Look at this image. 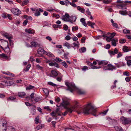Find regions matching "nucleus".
Segmentation results:
<instances>
[{
    "instance_id": "obj_1",
    "label": "nucleus",
    "mask_w": 131,
    "mask_h": 131,
    "mask_svg": "<svg viewBox=\"0 0 131 131\" xmlns=\"http://www.w3.org/2000/svg\"><path fill=\"white\" fill-rule=\"evenodd\" d=\"M83 113L85 114L91 113L94 116H96V110L91 104H89L83 108Z\"/></svg>"
},
{
    "instance_id": "obj_2",
    "label": "nucleus",
    "mask_w": 131,
    "mask_h": 131,
    "mask_svg": "<svg viewBox=\"0 0 131 131\" xmlns=\"http://www.w3.org/2000/svg\"><path fill=\"white\" fill-rule=\"evenodd\" d=\"M0 46L2 48L5 50H5H7V51L9 50L8 42L5 40H0Z\"/></svg>"
},
{
    "instance_id": "obj_3",
    "label": "nucleus",
    "mask_w": 131,
    "mask_h": 131,
    "mask_svg": "<svg viewBox=\"0 0 131 131\" xmlns=\"http://www.w3.org/2000/svg\"><path fill=\"white\" fill-rule=\"evenodd\" d=\"M65 84L68 87V89H66V90H69L71 92H72L76 88L74 84L73 83L67 82Z\"/></svg>"
},
{
    "instance_id": "obj_4",
    "label": "nucleus",
    "mask_w": 131,
    "mask_h": 131,
    "mask_svg": "<svg viewBox=\"0 0 131 131\" xmlns=\"http://www.w3.org/2000/svg\"><path fill=\"white\" fill-rule=\"evenodd\" d=\"M75 105L72 106L71 107L68 108H67L66 110L68 113L69 112L71 113L73 111H74L75 110H78L79 107L78 104L77 102H75Z\"/></svg>"
},
{
    "instance_id": "obj_5",
    "label": "nucleus",
    "mask_w": 131,
    "mask_h": 131,
    "mask_svg": "<svg viewBox=\"0 0 131 131\" xmlns=\"http://www.w3.org/2000/svg\"><path fill=\"white\" fill-rule=\"evenodd\" d=\"M1 34L3 36L9 40L10 42V45L11 43L12 42V40H11V39L12 38V36L4 31H2L1 32Z\"/></svg>"
},
{
    "instance_id": "obj_6",
    "label": "nucleus",
    "mask_w": 131,
    "mask_h": 131,
    "mask_svg": "<svg viewBox=\"0 0 131 131\" xmlns=\"http://www.w3.org/2000/svg\"><path fill=\"white\" fill-rule=\"evenodd\" d=\"M121 122L124 124H128L130 122V120L129 118H127L122 116L120 118Z\"/></svg>"
},
{
    "instance_id": "obj_7",
    "label": "nucleus",
    "mask_w": 131,
    "mask_h": 131,
    "mask_svg": "<svg viewBox=\"0 0 131 131\" xmlns=\"http://www.w3.org/2000/svg\"><path fill=\"white\" fill-rule=\"evenodd\" d=\"M13 14L18 16L21 14V12L18 8H13L10 10Z\"/></svg>"
},
{
    "instance_id": "obj_8",
    "label": "nucleus",
    "mask_w": 131,
    "mask_h": 131,
    "mask_svg": "<svg viewBox=\"0 0 131 131\" xmlns=\"http://www.w3.org/2000/svg\"><path fill=\"white\" fill-rule=\"evenodd\" d=\"M70 16L69 14L67 13H66L65 15L62 16L61 18L64 21H67L69 18Z\"/></svg>"
},
{
    "instance_id": "obj_9",
    "label": "nucleus",
    "mask_w": 131,
    "mask_h": 131,
    "mask_svg": "<svg viewBox=\"0 0 131 131\" xmlns=\"http://www.w3.org/2000/svg\"><path fill=\"white\" fill-rule=\"evenodd\" d=\"M108 53L111 56L114 55L115 54H117L118 52V49L116 48H115L114 51L111 50H109L108 51Z\"/></svg>"
},
{
    "instance_id": "obj_10",
    "label": "nucleus",
    "mask_w": 131,
    "mask_h": 131,
    "mask_svg": "<svg viewBox=\"0 0 131 131\" xmlns=\"http://www.w3.org/2000/svg\"><path fill=\"white\" fill-rule=\"evenodd\" d=\"M108 63L107 61L103 60L101 61H98V64L99 65H102L103 66L106 65Z\"/></svg>"
},
{
    "instance_id": "obj_11",
    "label": "nucleus",
    "mask_w": 131,
    "mask_h": 131,
    "mask_svg": "<svg viewBox=\"0 0 131 131\" xmlns=\"http://www.w3.org/2000/svg\"><path fill=\"white\" fill-rule=\"evenodd\" d=\"M38 54H42V53L44 54L46 53V52L43 49L39 48L38 50Z\"/></svg>"
},
{
    "instance_id": "obj_12",
    "label": "nucleus",
    "mask_w": 131,
    "mask_h": 131,
    "mask_svg": "<svg viewBox=\"0 0 131 131\" xmlns=\"http://www.w3.org/2000/svg\"><path fill=\"white\" fill-rule=\"evenodd\" d=\"M0 58L3 60H7L8 57L4 53H2L0 54Z\"/></svg>"
},
{
    "instance_id": "obj_13",
    "label": "nucleus",
    "mask_w": 131,
    "mask_h": 131,
    "mask_svg": "<svg viewBox=\"0 0 131 131\" xmlns=\"http://www.w3.org/2000/svg\"><path fill=\"white\" fill-rule=\"evenodd\" d=\"M13 83V82L12 81H6L5 82V85L7 86H10L12 85Z\"/></svg>"
},
{
    "instance_id": "obj_14",
    "label": "nucleus",
    "mask_w": 131,
    "mask_h": 131,
    "mask_svg": "<svg viewBox=\"0 0 131 131\" xmlns=\"http://www.w3.org/2000/svg\"><path fill=\"white\" fill-rule=\"evenodd\" d=\"M108 66L109 67L108 69L109 70H112L113 69H116V68L115 67L112 65L111 64H108Z\"/></svg>"
},
{
    "instance_id": "obj_15",
    "label": "nucleus",
    "mask_w": 131,
    "mask_h": 131,
    "mask_svg": "<svg viewBox=\"0 0 131 131\" xmlns=\"http://www.w3.org/2000/svg\"><path fill=\"white\" fill-rule=\"evenodd\" d=\"M62 104L63 106L65 108H66L67 106L69 105V103L67 101H63Z\"/></svg>"
},
{
    "instance_id": "obj_16",
    "label": "nucleus",
    "mask_w": 131,
    "mask_h": 131,
    "mask_svg": "<svg viewBox=\"0 0 131 131\" xmlns=\"http://www.w3.org/2000/svg\"><path fill=\"white\" fill-rule=\"evenodd\" d=\"M114 128L117 131H123L121 127L115 126L114 127Z\"/></svg>"
},
{
    "instance_id": "obj_17",
    "label": "nucleus",
    "mask_w": 131,
    "mask_h": 131,
    "mask_svg": "<svg viewBox=\"0 0 131 131\" xmlns=\"http://www.w3.org/2000/svg\"><path fill=\"white\" fill-rule=\"evenodd\" d=\"M43 90L46 96H47L49 94V91L47 89L43 88Z\"/></svg>"
},
{
    "instance_id": "obj_18",
    "label": "nucleus",
    "mask_w": 131,
    "mask_h": 131,
    "mask_svg": "<svg viewBox=\"0 0 131 131\" xmlns=\"http://www.w3.org/2000/svg\"><path fill=\"white\" fill-rule=\"evenodd\" d=\"M123 50L125 52H127L129 51L128 50V47L126 46H124L123 47Z\"/></svg>"
},
{
    "instance_id": "obj_19",
    "label": "nucleus",
    "mask_w": 131,
    "mask_h": 131,
    "mask_svg": "<svg viewBox=\"0 0 131 131\" xmlns=\"http://www.w3.org/2000/svg\"><path fill=\"white\" fill-rule=\"evenodd\" d=\"M25 93L24 92H19L18 93V96L19 97H23L25 95Z\"/></svg>"
},
{
    "instance_id": "obj_20",
    "label": "nucleus",
    "mask_w": 131,
    "mask_h": 131,
    "mask_svg": "<svg viewBox=\"0 0 131 131\" xmlns=\"http://www.w3.org/2000/svg\"><path fill=\"white\" fill-rule=\"evenodd\" d=\"M64 45L68 49H70L71 47V46L70 44L68 42H66L64 44Z\"/></svg>"
},
{
    "instance_id": "obj_21",
    "label": "nucleus",
    "mask_w": 131,
    "mask_h": 131,
    "mask_svg": "<svg viewBox=\"0 0 131 131\" xmlns=\"http://www.w3.org/2000/svg\"><path fill=\"white\" fill-rule=\"evenodd\" d=\"M52 74L53 75V77H56L58 75V73L54 70H52L51 71Z\"/></svg>"
},
{
    "instance_id": "obj_22",
    "label": "nucleus",
    "mask_w": 131,
    "mask_h": 131,
    "mask_svg": "<svg viewBox=\"0 0 131 131\" xmlns=\"http://www.w3.org/2000/svg\"><path fill=\"white\" fill-rule=\"evenodd\" d=\"M43 127L44 125L43 124H40L38 125L36 127V128L37 130H38L40 129L41 128Z\"/></svg>"
},
{
    "instance_id": "obj_23",
    "label": "nucleus",
    "mask_w": 131,
    "mask_h": 131,
    "mask_svg": "<svg viewBox=\"0 0 131 131\" xmlns=\"http://www.w3.org/2000/svg\"><path fill=\"white\" fill-rule=\"evenodd\" d=\"M29 2V1L28 0L24 1L21 4V5L22 6H24L26 5Z\"/></svg>"
},
{
    "instance_id": "obj_24",
    "label": "nucleus",
    "mask_w": 131,
    "mask_h": 131,
    "mask_svg": "<svg viewBox=\"0 0 131 131\" xmlns=\"http://www.w3.org/2000/svg\"><path fill=\"white\" fill-rule=\"evenodd\" d=\"M45 54H46L48 56L51 57H54V55L51 53L50 52H46V53H45Z\"/></svg>"
},
{
    "instance_id": "obj_25",
    "label": "nucleus",
    "mask_w": 131,
    "mask_h": 131,
    "mask_svg": "<svg viewBox=\"0 0 131 131\" xmlns=\"http://www.w3.org/2000/svg\"><path fill=\"white\" fill-rule=\"evenodd\" d=\"M78 92L79 94H84L85 93V91L81 90H78Z\"/></svg>"
},
{
    "instance_id": "obj_26",
    "label": "nucleus",
    "mask_w": 131,
    "mask_h": 131,
    "mask_svg": "<svg viewBox=\"0 0 131 131\" xmlns=\"http://www.w3.org/2000/svg\"><path fill=\"white\" fill-rule=\"evenodd\" d=\"M25 32L29 34H33L34 33L33 31L31 30L30 29L25 30Z\"/></svg>"
},
{
    "instance_id": "obj_27",
    "label": "nucleus",
    "mask_w": 131,
    "mask_h": 131,
    "mask_svg": "<svg viewBox=\"0 0 131 131\" xmlns=\"http://www.w3.org/2000/svg\"><path fill=\"white\" fill-rule=\"evenodd\" d=\"M36 67L37 69L40 70L41 71H43V67L40 66L39 65L37 64L36 65Z\"/></svg>"
},
{
    "instance_id": "obj_28",
    "label": "nucleus",
    "mask_w": 131,
    "mask_h": 131,
    "mask_svg": "<svg viewBox=\"0 0 131 131\" xmlns=\"http://www.w3.org/2000/svg\"><path fill=\"white\" fill-rule=\"evenodd\" d=\"M39 116H37L35 118V121H36V124H38V123H40V122L39 121Z\"/></svg>"
},
{
    "instance_id": "obj_29",
    "label": "nucleus",
    "mask_w": 131,
    "mask_h": 131,
    "mask_svg": "<svg viewBox=\"0 0 131 131\" xmlns=\"http://www.w3.org/2000/svg\"><path fill=\"white\" fill-rule=\"evenodd\" d=\"M34 87L31 85H29L26 88V89L27 90H29L34 88Z\"/></svg>"
},
{
    "instance_id": "obj_30",
    "label": "nucleus",
    "mask_w": 131,
    "mask_h": 131,
    "mask_svg": "<svg viewBox=\"0 0 131 131\" xmlns=\"http://www.w3.org/2000/svg\"><path fill=\"white\" fill-rule=\"evenodd\" d=\"M31 45L33 47H36L37 45V43L36 42L32 41L31 43Z\"/></svg>"
},
{
    "instance_id": "obj_31",
    "label": "nucleus",
    "mask_w": 131,
    "mask_h": 131,
    "mask_svg": "<svg viewBox=\"0 0 131 131\" xmlns=\"http://www.w3.org/2000/svg\"><path fill=\"white\" fill-rule=\"evenodd\" d=\"M30 66H31L30 65H27L26 68L24 69V71L26 72L28 71L29 68L30 67Z\"/></svg>"
},
{
    "instance_id": "obj_32",
    "label": "nucleus",
    "mask_w": 131,
    "mask_h": 131,
    "mask_svg": "<svg viewBox=\"0 0 131 131\" xmlns=\"http://www.w3.org/2000/svg\"><path fill=\"white\" fill-rule=\"evenodd\" d=\"M48 84L50 85L54 86H56L57 85L56 84H54L53 83L51 82H48Z\"/></svg>"
},
{
    "instance_id": "obj_33",
    "label": "nucleus",
    "mask_w": 131,
    "mask_h": 131,
    "mask_svg": "<svg viewBox=\"0 0 131 131\" xmlns=\"http://www.w3.org/2000/svg\"><path fill=\"white\" fill-rule=\"evenodd\" d=\"M77 43H76L75 42L73 43L74 46L73 47H79V43L78 41H77Z\"/></svg>"
},
{
    "instance_id": "obj_34",
    "label": "nucleus",
    "mask_w": 131,
    "mask_h": 131,
    "mask_svg": "<svg viewBox=\"0 0 131 131\" xmlns=\"http://www.w3.org/2000/svg\"><path fill=\"white\" fill-rule=\"evenodd\" d=\"M123 32L124 34H129L130 33V31L129 30L124 29L123 30Z\"/></svg>"
},
{
    "instance_id": "obj_35",
    "label": "nucleus",
    "mask_w": 131,
    "mask_h": 131,
    "mask_svg": "<svg viewBox=\"0 0 131 131\" xmlns=\"http://www.w3.org/2000/svg\"><path fill=\"white\" fill-rule=\"evenodd\" d=\"M63 75H60V77H58L57 78V80L59 82H60L62 80V77Z\"/></svg>"
},
{
    "instance_id": "obj_36",
    "label": "nucleus",
    "mask_w": 131,
    "mask_h": 131,
    "mask_svg": "<svg viewBox=\"0 0 131 131\" xmlns=\"http://www.w3.org/2000/svg\"><path fill=\"white\" fill-rule=\"evenodd\" d=\"M119 13L123 15H125L127 14V13L126 11H120Z\"/></svg>"
},
{
    "instance_id": "obj_37",
    "label": "nucleus",
    "mask_w": 131,
    "mask_h": 131,
    "mask_svg": "<svg viewBox=\"0 0 131 131\" xmlns=\"http://www.w3.org/2000/svg\"><path fill=\"white\" fill-rule=\"evenodd\" d=\"M51 114L53 118H54V117L56 116V113L55 112L53 111L51 113Z\"/></svg>"
},
{
    "instance_id": "obj_38",
    "label": "nucleus",
    "mask_w": 131,
    "mask_h": 131,
    "mask_svg": "<svg viewBox=\"0 0 131 131\" xmlns=\"http://www.w3.org/2000/svg\"><path fill=\"white\" fill-rule=\"evenodd\" d=\"M117 53H118L117 55V58H120L122 56V54L121 52H118Z\"/></svg>"
},
{
    "instance_id": "obj_39",
    "label": "nucleus",
    "mask_w": 131,
    "mask_h": 131,
    "mask_svg": "<svg viewBox=\"0 0 131 131\" xmlns=\"http://www.w3.org/2000/svg\"><path fill=\"white\" fill-rule=\"evenodd\" d=\"M112 44L113 46H116V41L114 40L112 41Z\"/></svg>"
},
{
    "instance_id": "obj_40",
    "label": "nucleus",
    "mask_w": 131,
    "mask_h": 131,
    "mask_svg": "<svg viewBox=\"0 0 131 131\" xmlns=\"http://www.w3.org/2000/svg\"><path fill=\"white\" fill-rule=\"evenodd\" d=\"M81 50L82 52H85L86 50V48L85 47H83L81 48V49H80V50Z\"/></svg>"
},
{
    "instance_id": "obj_41",
    "label": "nucleus",
    "mask_w": 131,
    "mask_h": 131,
    "mask_svg": "<svg viewBox=\"0 0 131 131\" xmlns=\"http://www.w3.org/2000/svg\"><path fill=\"white\" fill-rule=\"evenodd\" d=\"M127 65L129 66H130L131 65V60H127Z\"/></svg>"
},
{
    "instance_id": "obj_42",
    "label": "nucleus",
    "mask_w": 131,
    "mask_h": 131,
    "mask_svg": "<svg viewBox=\"0 0 131 131\" xmlns=\"http://www.w3.org/2000/svg\"><path fill=\"white\" fill-rule=\"evenodd\" d=\"M62 65L64 66L65 68H67L68 67V65L67 64L66 62L65 61H64L62 63Z\"/></svg>"
},
{
    "instance_id": "obj_43",
    "label": "nucleus",
    "mask_w": 131,
    "mask_h": 131,
    "mask_svg": "<svg viewBox=\"0 0 131 131\" xmlns=\"http://www.w3.org/2000/svg\"><path fill=\"white\" fill-rule=\"evenodd\" d=\"M107 121H109L110 124H112V119H111L110 117L108 118L107 119Z\"/></svg>"
},
{
    "instance_id": "obj_44",
    "label": "nucleus",
    "mask_w": 131,
    "mask_h": 131,
    "mask_svg": "<svg viewBox=\"0 0 131 131\" xmlns=\"http://www.w3.org/2000/svg\"><path fill=\"white\" fill-rule=\"evenodd\" d=\"M78 26H73L72 27V30L73 31H75L78 29Z\"/></svg>"
},
{
    "instance_id": "obj_45",
    "label": "nucleus",
    "mask_w": 131,
    "mask_h": 131,
    "mask_svg": "<svg viewBox=\"0 0 131 131\" xmlns=\"http://www.w3.org/2000/svg\"><path fill=\"white\" fill-rule=\"evenodd\" d=\"M117 6L118 8H121L124 6V5L123 4H119Z\"/></svg>"
},
{
    "instance_id": "obj_46",
    "label": "nucleus",
    "mask_w": 131,
    "mask_h": 131,
    "mask_svg": "<svg viewBox=\"0 0 131 131\" xmlns=\"http://www.w3.org/2000/svg\"><path fill=\"white\" fill-rule=\"evenodd\" d=\"M126 41V40L124 39H122L120 40L119 42L121 43H125Z\"/></svg>"
},
{
    "instance_id": "obj_47",
    "label": "nucleus",
    "mask_w": 131,
    "mask_h": 131,
    "mask_svg": "<svg viewBox=\"0 0 131 131\" xmlns=\"http://www.w3.org/2000/svg\"><path fill=\"white\" fill-rule=\"evenodd\" d=\"M129 73L127 71H126L123 73V74L124 75L129 76Z\"/></svg>"
},
{
    "instance_id": "obj_48",
    "label": "nucleus",
    "mask_w": 131,
    "mask_h": 131,
    "mask_svg": "<svg viewBox=\"0 0 131 131\" xmlns=\"http://www.w3.org/2000/svg\"><path fill=\"white\" fill-rule=\"evenodd\" d=\"M55 60L58 62H60L61 61H62V60H61V59L59 58H57L56 59H55Z\"/></svg>"
},
{
    "instance_id": "obj_49",
    "label": "nucleus",
    "mask_w": 131,
    "mask_h": 131,
    "mask_svg": "<svg viewBox=\"0 0 131 131\" xmlns=\"http://www.w3.org/2000/svg\"><path fill=\"white\" fill-rule=\"evenodd\" d=\"M88 69V67L86 66H84L83 67V68H82V70L84 71H85L86 70Z\"/></svg>"
},
{
    "instance_id": "obj_50",
    "label": "nucleus",
    "mask_w": 131,
    "mask_h": 131,
    "mask_svg": "<svg viewBox=\"0 0 131 131\" xmlns=\"http://www.w3.org/2000/svg\"><path fill=\"white\" fill-rule=\"evenodd\" d=\"M71 18L72 19V20L74 22H75L76 20V17L75 16H71Z\"/></svg>"
},
{
    "instance_id": "obj_51",
    "label": "nucleus",
    "mask_w": 131,
    "mask_h": 131,
    "mask_svg": "<svg viewBox=\"0 0 131 131\" xmlns=\"http://www.w3.org/2000/svg\"><path fill=\"white\" fill-rule=\"evenodd\" d=\"M16 98V97L15 96H10L9 97V99L11 100H14Z\"/></svg>"
},
{
    "instance_id": "obj_52",
    "label": "nucleus",
    "mask_w": 131,
    "mask_h": 131,
    "mask_svg": "<svg viewBox=\"0 0 131 131\" xmlns=\"http://www.w3.org/2000/svg\"><path fill=\"white\" fill-rule=\"evenodd\" d=\"M53 66L58 68H59V67L58 64L55 62H54Z\"/></svg>"
},
{
    "instance_id": "obj_53",
    "label": "nucleus",
    "mask_w": 131,
    "mask_h": 131,
    "mask_svg": "<svg viewBox=\"0 0 131 131\" xmlns=\"http://www.w3.org/2000/svg\"><path fill=\"white\" fill-rule=\"evenodd\" d=\"M111 2V0H107L106 1H103V3L105 4H107Z\"/></svg>"
},
{
    "instance_id": "obj_54",
    "label": "nucleus",
    "mask_w": 131,
    "mask_h": 131,
    "mask_svg": "<svg viewBox=\"0 0 131 131\" xmlns=\"http://www.w3.org/2000/svg\"><path fill=\"white\" fill-rule=\"evenodd\" d=\"M70 4L74 7H77L76 5L73 2L70 3Z\"/></svg>"
},
{
    "instance_id": "obj_55",
    "label": "nucleus",
    "mask_w": 131,
    "mask_h": 131,
    "mask_svg": "<svg viewBox=\"0 0 131 131\" xmlns=\"http://www.w3.org/2000/svg\"><path fill=\"white\" fill-rule=\"evenodd\" d=\"M88 10H87L86 11V13L88 15L91 16V14L90 11L89 10V9H88Z\"/></svg>"
},
{
    "instance_id": "obj_56",
    "label": "nucleus",
    "mask_w": 131,
    "mask_h": 131,
    "mask_svg": "<svg viewBox=\"0 0 131 131\" xmlns=\"http://www.w3.org/2000/svg\"><path fill=\"white\" fill-rule=\"evenodd\" d=\"M125 79L126 81L127 82H129L130 81L129 77H126Z\"/></svg>"
},
{
    "instance_id": "obj_57",
    "label": "nucleus",
    "mask_w": 131,
    "mask_h": 131,
    "mask_svg": "<svg viewBox=\"0 0 131 131\" xmlns=\"http://www.w3.org/2000/svg\"><path fill=\"white\" fill-rule=\"evenodd\" d=\"M86 39V38L85 37H83L81 40L82 43H83L85 42L84 40H85Z\"/></svg>"
},
{
    "instance_id": "obj_58",
    "label": "nucleus",
    "mask_w": 131,
    "mask_h": 131,
    "mask_svg": "<svg viewBox=\"0 0 131 131\" xmlns=\"http://www.w3.org/2000/svg\"><path fill=\"white\" fill-rule=\"evenodd\" d=\"M36 110L34 109H32L31 111V113L33 115H34L36 113Z\"/></svg>"
},
{
    "instance_id": "obj_59",
    "label": "nucleus",
    "mask_w": 131,
    "mask_h": 131,
    "mask_svg": "<svg viewBox=\"0 0 131 131\" xmlns=\"http://www.w3.org/2000/svg\"><path fill=\"white\" fill-rule=\"evenodd\" d=\"M112 25L114 27L117 28H118V26L117 25V24L116 23H114L113 24H112Z\"/></svg>"
},
{
    "instance_id": "obj_60",
    "label": "nucleus",
    "mask_w": 131,
    "mask_h": 131,
    "mask_svg": "<svg viewBox=\"0 0 131 131\" xmlns=\"http://www.w3.org/2000/svg\"><path fill=\"white\" fill-rule=\"evenodd\" d=\"M35 15L36 16H38L40 15V13L39 11L36 12L35 13Z\"/></svg>"
},
{
    "instance_id": "obj_61",
    "label": "nucleus",
    "mask_w": 131,
    "mask_h": 131,
    "mask_svg": "<svg viewBox=\"0 0 131 131\" xmlns=\"http://www.w3.org/2000/svg\"><path fill=\"white\" fill-rule=\"evenodd\" d=\"M65 39L67 40H69L70 39V36L67 35L65 37Z\"/></svg>"
},
{
    "instance_id": "obj_62",
    "label": "nucleus",
    "mask_w": 131,
    "mask_h": 131,
    "mask_svg": "<svg viewBox=\"0 0 131 131\" xmlns=\"http://www.w3.org/2000/svg\"><path fill=\"white\" fill-rule=\"evenodd\" d=\"M45 109H47L48 111H51V109L49 108V107L48 106L45 107H44Z\"/></svg>"
},
{
    "instance_id": "obj_63",
    "label": "nucleus",
    "mask_w": 131,
    "mask_h": 131,
    "mask_svg": "<svg viewBox=\"0 0 131 131\" xmlns=\"http://www.w3.org/2000/svg\"><path fill=\"white\" fill-rule=\"evenodd\" d=\"M110 47V45L109 44H107L105 46L106 49H108Z\"/></svg>"
},
{
    "instance_id": "obj_64",
    "label": "nucleus",
    "mask_w": 131,
    "mask_h": 131,
    "mask_svg": "<svg viewBox=\"0 0 131 131\" xmlns=\"http://www.w3.org/2000/svg\"><path fill=\"white\" fill-rule=\"evenodd\" d=\"M63 28L65 30H67L68 28V26L66 25H64V26Z\"/></svg>"
}]
</instances>
